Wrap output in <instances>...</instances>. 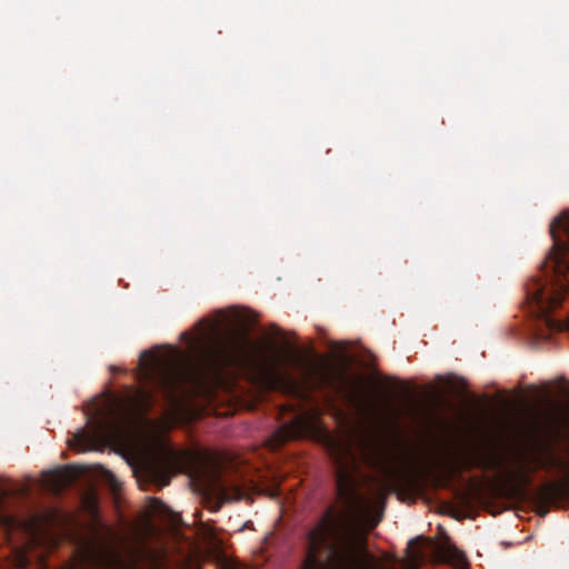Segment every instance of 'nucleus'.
Listing matches in <instances>:
<instances>
[{"label":"nucleus","mask_w":569,"mask_h":569,"mask_svg":"<svg viewBox=\"0 0 569 569\" xmlns=\"http://www.w3.org/2000/svg\"><path fill=\"white\" fill-rule=\"evenodd\" d=\"M73 477L69 468L56 469L44 473V482L51 491L59 493L72 482Z\"/></svg>","instance_id":"obj_13"},{"label":"nucleus","mask_w":569,"mask_h":569,"mask_svg":"<svg viewBox=\"0 0 569 569\" xmlns=\"http://www.w3.org/2000/svg\"><path fill=\"white\" fill-rule=\"evenodd\" d=\"M439 558L445 563H450L456 569H468L465 553L449 541L438 549Z\"/></svg>","instance_id":"obj_14"},{"label":"nucleus","mask_w":569,"mask_h":569,"mask_svg":"<svg viewBox=\"0 0 569 569\" xmlns=\"http://www.w3.org/2000/svg\"><path fill=\"white\" fill-rule=\"evenodd\" d=\"M553 420L557 428L566 427L569 423V403L566 408L557 409Z\"/></svg>","instance_id":"obj_17"},{"label":"nucleus","mask_w":569,"mask_h":569,"mask_svg":"<svg viewBox=\"0 0 569 569\" xmlns=\"http://www.w3.org/2000/svg\"><path fill=\"white\" fill-rule=\"evenodd\" d=\"M563 493L565 486L562 482L548 481L533 490L532 500L539 508V513L545 516L548 513L549 507L557 503Z\"/></svg>","instance_id":"obj_9"},{"label":"nucleus","mask_w":569,"mask_h":569,"mask_svg":"<svg viewBox=\"0 0 569 569\" xmlns=\"http://www.w3.org/2000/svg\"><path fill=\"white\" fill-rule=\"evenodd\" d=\"M487 465H488L487 468L493 469V468H496L497 462L496 461H488Z\"/></svg>","instance_id":"obj_21"},{"label":"nucleus","mask_w":569,"mask_h":569,"mask_svg":"<svg viewBox=\"0 0 569 569\" xmlns=\"http://www.w3.org/2000/svg\"><path fill=\"white\" fill-rule=\"evenodd\" d=\"M376 490L377 496L380 499H386L388 495L392 491V485L387 480H378Z\"/></svg>","instance_id":"obj_18"},{"label":"nucleus","mask_w":569,"mask_h":569,"mask_svg":"<svg viewBox=\"0 0 569 569\" xmlns=\"http://www.w3.org/2000/svg\"><path fill=\"white\" fill-rule=\"evenodd\" d=\"M549 231L553 244L542 266L541 277L531 279L526 286V299L532 315L548 331H569V318L551 317L569 289V211L556 217Z\"/></svg>","instance_id":"obj_3"},{"label":"nucleus","mask_w":569,"mask_h":569,"mask_svg":"<svg viewBox=\"0 0 569 569\" xmlns=\"http://www.w3.org/2000/svg\"><path fill=\"white\" fill-rule=\"evenodd\" d=\"M509 478L513 485V491L518 496H523L528 487L532 483L531 473L525 468V466H522L521 470L518 472H510Z\"/></svg>","instance_id":"obj_16"},{"label":"nucleus","mask_w":569,"mask_h":569,"mask_svg":"<svg viewBox=\"0 0 569 569\" xmlns=\"http://www.w3.org/2000/svg\"><path fill=\"white\" fill-rule=\"evenodd\" d=\"M358 449L362 462L372 469H385V448L373 437L361 439L358 443Z\"/></svg>","instance_id":"obj_11"},{"label":"nucleus","mask_w":569,"mask_h":569,"mask_svg":"<svg viewBox=\"0 0 569 569\" xmlns=\"http://www.w3.org/2000/svg\"><path fill=\"white\" fill-rule=\"evenodd\" d=\"M532 462L536 469L545 470L546 472L569 473V462L551 452L547 446H543V455L535 456Z\"/></svg>","instance_id":"obj_12"},{"label":"nucleus","mask_w":569,"mask_h":569,"mask_svg":"<svg viewBox=\"0 0 569 569\" xmlns=\"http://www.w3.org/2000/svg\"><path fill=\"white\" fill-rule=\"evenodd\" d=\"M366 543L350 512L329 507L308 533L302 569H381Z\"/></svg>","instance_id":"obj_2"},{"label":"nucleus","mask_w":569,"mask_h":569,"mask_svg":"<svg viewBox=\"0 0 569 569\" xmlns=\"http://www.w3.org/2000/svg\"><path fill=\"white\" fill-rule=\"evenodd\" d=\"M20 565H21L22 567H26V566L28 565V560L26 559V557H21V559H20Z\"/></svg>","instance_id":"obj_23"},{"label":"nucleus","mask_w":569,"mask_h":569,"mask_svg":"<svg viewBox=\"0 0 569 569\" xmlns=\"http://www.w3.org/2000/svg\"><path fill=\"white\" fill-rule=\"evenodd\" d=\"M264 367L268 376L278 382H287L290 385V388L296 389V382L291 380L289 375L282 372L280 369V358L277 355L267 357L264 359Z\"/></svg>","instance_id":"obj_15"},{"label":"nucleus","mask_w":569,"mask_h":569,"mask_svg":"<svg viewBox=\"0 0 569 569\" xmlns=\"http://www.w3.org/2000/svg\"><path fill=\"white\" fill-rule=\"evenodd\" d=\"M329 455L336 465V486L341 499H351L355 495L353 479L349 467L356 465V457L347 443L330 441Z\"/></svg>","instance_id":"obj_6"},{"label":"nucleus","mask_w":569,"mask_h":569,"mask_svg":"<svg viewBox=\"0 0 569 569\" xmlns=\"http://www.w3.org/2000/svg\"><path fill=\"white\" fill-rule=\"evenodd\" d=\"M173 461L169 457H157L147 461L143 472L149 481L159 487L168 486L172 477Z\"/></svg>","instance_id":"obj_10"},{"label":"nucleus","mask_w":569,"mask_h":569,"mask_svg":"<svg viewBox=\"0 0 569 569\" xmlns=\"http://www.w3.org/2000/svg\"><path fill=\"white\" fill-rule=\"evenodd\" d=\"M122 417L116 413L113 409H98L94 416L88 418L93 435L90 436L84 429H80L69 440V447L86 451L91 448L93 438H117L122 431Z\"/></svg>","instance_id":"obj_5"},{"label":"nucleus","mask_w":569,"mask_h":569,"mask_svg":"<svg viewBox=\"0 0 569 569\" xmlns=\"http://www.w3.org/2000/svg\"><path fill=\"white\" fill-rule=\"evenodd\" d=\"M311 427V417L307 413H298L273 432L270 445L276 449L288 441L305 438L310 432Z\"/></svg>","instance_id":"obj_7"},{"label":"nucleus","mask_w":569,"mask_h":569,"mask_svg":"<svg viewBox=\"0 0 569 569\" xmlns=\"http://www.w3.org/2000/svg\"><path fill=\"white\" fill-rule=\"evenodd\" d=\"M246 335H242L243 340L240 342L241 345L246 343V348L248 347V339L246 338ZM236 343H239L238 341H234Z\"/></svg>","instance_id":"obj_20"},{"label":"nucleus","mask_w":569,"mask_h":569,"mask_svg":"<svg viewBox=\"0 0 569 569\" xmlns=\"http://www.w3.org/2000/svg\"><path fill=\"white\" fill-rule=\"evenodd\" d=\"M348 396H349L350 398H352V399L355 398V395H353V393H351V392H349V393H348Z\"/></svg>","instance_id":"obj_25"},{"label":"nucleus","mask_w":569,"mask_h":569,"mask_svg":"<svg viewBox=\"0 0 569 569\" xmlns=\"http://www.w3.org/2000/svg\"><path fill=\"white\" fill-rule=\"evenodd\" d=\"M164 549L144 543L130 549L127 559L109 545L90 551V561L99 569H164Z\"/></svg>","instance_id":"obj_4"},{"label":"nucleus","mask_w":569,"mask_h":569,"mask_svg":"<svg viewBox=\"0 0 569 569\" xmlns=\"http://www.w3.org/2000/svg\"><path fill=\"white\" fill-rule=\"evenodd\" d=\"M419 540H420V537L411 539L409 541V543H408V557L410 558V560L413 563H419L422 560V558H423L422 552H420V551H411V548L413 547V545H416Z\"/></svg>","instance_id":"obj_19"},{"label":"nucleus","mask_w":569,"mask_h":569,"mask_svg":"<svg viewBox=\"0 0 569 569\" xmlns=\"http://www.w3.org/2000/svg\"><path fill=\"white\" fill-rule=\"evenodd\" d=\"M246 343L213 342L203 346L197 358L178 349L161 359L151 351L140 356L141 378L149 386L138 392L137 406L144 411L151 409L156 396L173 402L180 396L201 388L211 373L241 365L246 359Z\"/></svg>","instance_id":"obj_1"},{"label":"nucleus","mask_w":569,"mask_h":569,"mask_svg":"<svg viewBox=\"0 0 569 569\" xmlns=\"http://www.w3.org/2000/svg\"><path fill=\"white\" fill-rule=\"evenodd\" d=\"M222 467L218 456L212 453L204 456L197 471L200 481L210 490H224Z\"/></svg>","instance_id":"obj_8"},{"label":"nucleus","mask_w":569,"mask_h":569,"mask_svg":"<svg viewBox=\"0 0 569 569\" xmlns=\"http://www.w3.org/2000/svg\"><path fill=\"white\" fill-rule=\"evenodd\" d=\"M271 329L274 331V333L277 335H280L281 333V330L276 326V325H272L271 326Z\"/></svg>","instance_id":"obj_22"},{"label":"nucleus","mask_w":569,"mask_h":569,"mask_svg":"<svg viewBox=\"0 0 569 569\" xmlns=\"http://www.w3.org/2000/svg\"><path fill=\"white\" fill-rule=\"evenodd\" d=\"M190 335L188 332H182L181 338L182 339H189Z\"/></svg>","instance_id":"obj_24"}]
</instances>
